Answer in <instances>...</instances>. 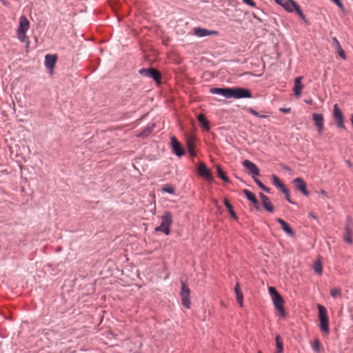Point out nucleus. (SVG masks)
Masks as SVG:
<instances>
[{"mask_svg": "<svg viewBox=\"0 0 353 353\" xmlns=\"http://www.w3.org/2000/svg\"><path fill=\"white\" fill-rule=\"evenodd\" d=\"M268 292L275 309L280 313L281 316L285 317L286 312L284 309V300L283 297L274 287H269Z\"/></svg>", "mask_w": 353, "mask_h": 353, "instance_id": "f257e3e1", "label": "nucleus"}, {"mask_svg": "<svg viewBox=\"0 0 353 353\" xmlns=\"http://www.w3.org/2000/svg\"><path fill=\"white\" fill-rule=\"evenodd\" d=\"M172 223V215L169 211L164 212L161 216V223L159 226L155 228L156 232H161L165 235L170 233V226Z\"/></svg>", "mask_w": 353, "mask_h": 353, "instance_id": "f03ea898", "label": "nucleus"}, {"mask_svg": "<svg viewBox=\"0 0 353 353\" xmlns=\"http://www.w3.org/2000/svg\"><path fill=\"white\" fill-rule=\"evenodd\" d=\"M317 308L319 310V327L320 330L325 333L329 334L330 327H329V321L327 318V313L326 308L320 304L317 305Z\"/></svg>", "mask_w": 353, "mask_h": 353, "instance_id": "7ed1b4c3", "label": "nucleus"}, {"mask_svg": "<svg viewBox=\"0 0 353 353\" xmlns=\"http://www.w3.org/2000/svg\"><path fill=\"white\" fill-rule=\"evenodd\" d=\"M288 12L292 13L296 12V13L300 17L303 21L307 24V20L301 11L299 6L294 0H286L283 7Z\"/></svg>", "mask_w": 353, "mask_h": 353, "instance_id": "20e7f679", "label": "nucleus"}, {"mask_svg": "<svg viewBox=\"0 0 353 353\" xmlns=\"http://www.w3.org/2000/svg\"><path fill=\"white\" fill-rule=\"evenodd\" d=\"M139 73L145 77L152 79L157 84L161 83V73L154 68H141Z\"/></svg>", "mask_w": 353, "mask_h": 353, "instance_id": "39448f33", "label": "nucleus"}, {"mask_svg": "<svg viewBox=\"0 0 353 353\" xmlns=\"http://www.w3.org/2000/svg\"><path fill=\"white\" fill-rule=\"evenodd\" d=\"M251 97L252 93L248 89L243 88H230V99H244Z\"/></svg>", "mask_w": 353, "mask_h": 353, "instance_id": "423d86ee", "label": "nucleus"}, {"mask_svg": "<svg viewBox=\"0 0 353 353\" xmlns=\"http://www.w3.org/2000/svg\"><path fill=\"white\" fill-rule=\"evenodd\" d=\"M190 294V290L188 285L184 282H181V290L180 292V296L181 298L183 305L187 309H189L191 305Z\"/></svg>", "mask_w": 353, "mask_h": 353, "instance_id": "0eeeda50", "label": "nucleus"}, {"mask_svg": "<svg viewBox=\"0 0 353 353\" xmlns=\"http://www.w3.org/2000/svg\"><path fill=\"white\" fill-rule=\"evenodd\" d=\"M333 118L336 122L337 128L344 129V117L339 108L338 104H334L333 107Z\"/></svg>", "mask_w": 353, "mask_h": 353, "instance_id": "6e6552de", "label": "nucleus"}, {"mask_svg": "<svg viewBox=\"0 0 353 353\" xmlns=\"http://www.w3.org/2000/svg\"><path fill=\"white\" fill-rule=\"evenodd\" d=\"M296 188L300 191L304 196H309L310 192L307 189V184L302 178L297 177L293 181Z\"/></svg>", "mask_w": 353, "mask_h": 353, "instance_id": "1a4fd4ad", "label": "nucleus"}, {"mask_svg": "<svg viewBox=\"0 0 353 353\" xmlns=\"http://www.w3.org/2000/svg\"><path fill=\"white\" fill-rule=\"evenodd\" d=\"M57 57L55 54H46L45 56V66L50 74H53Z\"/></svg>", "mask_w": 353, "mask_h": 353, "instance_id": "9d476101", "label": "nucleus"}, {"mask_svg": "<svg viewBox=\"0 0 353 353\" xmlns=\"http://www.w3.org/2000/svg\"><path fill=\"white\" fill-rule=\"evenodd\" d=\"M312 119L318 128L319 134L321 135L324 130V119L323 114L320 113H313Z\"/></svg>", "mask_w": 353, "mask_h": 353, "instance_id": "9b49d317", "label": "nucleus"}, {"mask_svg": "<svg viewBox=\"0 0 353 353\" xmlns=\"http://www.w3.org/2000/svg\"><path fill=\"white\" fill-rule=\"evenodd\" d=\"M170 142L173 152L176 156L181 157L184 155V150L174 137H171Z\"/></svg>", "mask_w": 353, "mask_h": 353, "instance_id": "f8f14e48", "label": "nucleus"}, {"mask_svg": "<svg viewBox=\"0 0 353 353\" xmlns=\"http://www.w3.org/2000/svg\"><path fill=\"white\" fill-rule=\"evenodd\" d=\"M198 172L199 174L208 181H212V177L210 170L206 167L204 163L201 162L198 165Z\"/></svg>", "mask_w": 353, "mask_h": 353, "instance_id": "ddd939ff", "label": "nucleus"}, {"mask_svg": "<svg viewBox=\"0 0 353 353\" xmlns=\"http://www.w3.org/2000/svg\"><path fill=\"white\" fill-rule=\"evenodd\" d=\"M243 165L248 169L250 172L254 176H259L260 174L259 169L257 166L250 161V160H244L242 163Z\"/></svg>", "mask_w": 353, "mask_h": 353, "instance_id": "4468645a", "label": "nucleus"}, {"mask_svg": "<svg viewBox=\"0 0 353 353\" xmlns=\"http://www.w3.org/2000/svg\"><path fill=\"white\" fill-rule=\"evenodd\" d=\"M194 34L198 37H204L210 35H216L218 34V32L214 30H209L202 28H195L194 29Z\"/></svg>", "mask_w": 353, "mask_h": 353, "instance_id": "2eb2a0df", "label": "nucleus"}, {"mask_svg": "<svg viewBox=\"0 0 353 353\" xmlns=\"http://www.w3.org/2000/svg\"><path fill=\"white\" fill-rule=\"evenodd\" d=\"M303 79L302 76L297 77L294 79V85L293 88V91L295 97L296 98H299L301 95V90L303 88V85L301 83V81Z\"/></svg>", "mask_w": 353, "mask_h": 353, "instance_id": "dca6fc26", "label": "nucleus"}, {"mask_svg": "<svg viewBox=\"0 0 353 353\" xmlns=\"http://www.w3.org/2000/svg\"><path fill=\"white\" fill-rule=\"evenodd\" d=\"M259 196L261 198L263 206L265 208V209L269 212H273L274 205H272L270 199L263 193H260Z\"/></svg>", "mask_w": 353, "mask_h": 353, "instance_id": "f3484780", "label": "nucleus"}, {"mask_svg": "<svg viewBox=\"0 0 353 353\" xmlns=\"http://www.w3.org/2000/svg\"><path fill=\"white\" fill-rule=\"evenodd\" d=\"M210 92L213 94H219L225 97L226 99H230V88H213L210 90Z\"/></svg>", "mask_w": 353, "mask_h": 353, "instance_id": "a211bd4d", "label": "nucleus"}, {"mask_svg": "<svg viewBox=\"0 0 353 353\" xmlns=\"http://www.w3.org/2000/svg\"><path fill=\"white\" fill-rule=\"evenodd\" d=\"M30 28V22L25 16H21L19 18V26L17 32H26Z\"/></svg>", "mask_w": 353, "mask_h": 353, "instance_id": "6ab92c4d", "label": "nucleus"}, {"mask_svg": "<svg viewBox=\"0 0 353 353\" xmlns=\"http://www.w3.org/2000/svg\"><path fill=\"white\" fill-rule=\"evenodd\" d=\"M277 222L281 225L282 230L290 236H294L295 233L290 226L282 219H277Z\"/></svg>", "mask_w": 353, "mask_h": 353, "instance_id": "aec40b11", "label": "nucleus"}, {"mask_svg": "<svg viewBox=\"0 0 353 353\" xmlns=\"http://www.w3.org/2000/svg\"><path fill=\"white\" fill-rule=\"evenodd\" d=\"M195 137L194 136H189L187 139V147L188 150V152L191 157L196 156V152L194 150V141Z\"/></svg>", "mask_w": 353, "mask_h": 353, "instance_id": "412c9836", "label": "nucleus"}, {"mask_svg": "<svg viewBox=\"0 0 353 353\" xmlns=\"http://www.w3.org/2000/svg\"><path fill=\"white\" fill-rule=\"evenodd\" d=\"M332 42H333V45L335 46L336 50L337 53L339 54V55L343 60H345L346 59L345 53L344 50H343V48H342L339 41H338V39L336 37H332Z\"/></svg>", "mask_w": 353, "mask_h": 353, "instance_id": "4be33fe9", "label": "nucleus"}, {"mask_svg": "<svg viewBox=\"0 0 353 353\" xmlns=\"http://www.w3.org/2000/svg\"><path fill=\"white\" fill-rule=\"evenodd\" d=\"M243 192L244 194L245 195L246 198L250 201H251L255 205V207L257 208L259 202H258V200L256 199L254 194L247 189L243 190Z\"/></svg>", "mask_w": 353, "mask_h": 353, "instance_id": "5701e85b", "label": "nucleus"}, {"mask_svg": "<svg viewBox=\"0 0 353 353\" xmlns=\"http://www.w3.org/2000/svg\"><path fill=\"white\" fill-rule=\"evenodd\" d=\"M17 34L19 40L21 42L26 44V48L27 49L30 47V40L29 38L26 36V32H17Z\"/></svg>", "mask_w": 353, "mask_h": 353, "instance_id": "b1692460", "label": "nucleus"}, {"mask_svg": "<svg viewBox=\"0 0 353 353\" xmlns=\"http://www.w3.org/2000/svg\"><path fill=\"white\" fill-rule=\"evenodd\" d=\"M198 121L203 125V128L206 130L209 131L210 130V124L208 120L206 119L205 115L203 114H200L197 117Z\"/></svg>", "mask_w": 353, "mask_h": 353, "instance_id": "393cba45", "label": "nucleus"}, {"mask_svg": "<svg viewBox=\"0 0 353 353\" xmlns=\"http://www.w3.org/2000/svg\"><path fill=\"white\" fill-rule=\"evenodd\" d=\"M154 127V124H152L151 126H146L141 132L137 134L139 137H148L152 131Z\"/></svg>", "mask_w": 353, "mask_h": 353, "instance_id": "a878e982", "label": "nucleus"}, {"mask_svg": "<svg viewBox=\"0 0 353 353\" xmlns=\"http://www.w3.org/2000/svg\"><path fill=\"white\" fill-rule=\"evenodd\" d=\"M276 351L275 353H282L283 350V341L279 335H276L275 337Z\"/></svg>", "mask_w": 353, "mask_h": 353, "instance_id": "bb28decb", "label": "nucleus"}, {"mask_svg": "<svg viewBox=\"0 0 353 353\" xmlns=\"http://www.w3.org/2000/svg\"><path fill=\"white\" fill-rule=\"evenodd\" d=\"M344 240L348 243H352V230L350 225H346L345 227V234L344 236Z\"/></svg>", "mask_w": 353, "mask_h": 353, "instance_id": "cd10ccee", "label": "nucleus"}, {"mask_svg": "<svg viewBox=\"0 0 353 353\" xmlns=\"http://www.w3.org/2000/svg\"><path fill=\"white\" fill-rule=\"evenodd\" d=\"M224 204H225V207L227 208V209L228 210V211H229L230 215L232 216V217L234 219H237V216H236L235 212L233 210L232 206L230 203V202L228 201V199H224Z\"/></svg>", "mask_w": 353, "mask_h": 353, "instance_id": "c85d7f7f", "label": "nucleus"}, {"mask_svg": "<svg viewBox=\"0 0 353 353\" xmlns=\"http://www.w3.org/2000/svg\"><path fill=\"white\" fill-rule=\"evenodd\" d=\"M216 170L218 173V176L225 182L228 183L230 181L229 179L226 176L225 174L221 169L220 165H216Z\"/></svg>", "mask_w": 353, "mask_h": 353, "instance_id": "c756f323", "label": "nucleus"}, {"mask_svg": "<svg viewBox=\"0 0 353 353\" xmlns=\"http://www.w3.org/2000/svg\"><path fill=\"white\" fill-rule=\"evenodd\" d=\"M313 269L316 273L321 275L322 274L323 268L321 261H316L313 265Z\"/></svg>", "mask_w": 353, "mask_h": 353, "instance_id": "7c9ffc66", "label": "nucleus"}, {"mask_svg": "<svg viewBox=\"0 0 353 353\" xmlns=\"http://www.w3.org/2000/svg\"><path fill=\"white\" fill-rule=\"evenodd\" d=\"M312 349L314 352L318 353L320 352L321 343L318 339H315L311 344Z\"/></svg>", "mask_w": 353, "mask_h": 353, "instance_id": "2f4dec72", "label": "nucleus"}, {"mask_svg": "<svg viewBox=\"0 0 353 353\" xmlns=\"http://www.w3.org/2000/svg\"><path fill=\"white\" fill-rule=\"evenodd\" d=\"M330 295L334 299L340 297L341 296V290L340 288H333L330 290Z\"/></svg>", "mask_w": 353, "mask_h": 353, "instance_id": "473e14b6", "label": "nucleus"}, {"mask_svg": "<svg viewBox=\"0 0 353 353\" xmlns=\"http://www.w3.org/2000/svg\"><path fill=\"white\" fill-rule=\"evenodd\" d=\"M249 112L251 113L252 115L256 117H259V118H266L268 117L267 115H264V114H260L258 112H256V110H254V109L252 108H250L248 110Z\"/></svg>", "mask_w": 353, "mask_h": 353, "instance_id": "72a5a7b5", "label": "nucleus"}, {"mask_svg": "<svg viewBox=\"0 0 353 353\" xmlns=\"http://www.w3.org/2000/svg\"><path fill=\"white\" fill-rule=\"evenodd\" d=\"M163 191L168 194H172L174 193V189L171 185H166L163 188Z\"/></svg>", "mask_w": 353, "mask_h": 353, "instance_id": "f704fd0d", "label": "nucleus"}, {"mask_svg": "<svg viewBox=\"0 0 353 353\" xmlns=\"http://www.w3.org/2000/svg\"><path fill=\"white\" fill-rule=\"evenodd\" d=\"M272 178L273 184L276 188H278L281 184L282 182L280 181V179L276 175H272Z\"/></svg>", "mask_w": 353, "mask_h": 353, "instance_id": "c9c22d12", "label": "nucleus"}, {"mask_svg": "<svg viewBox=\"0 0 353 353\" xmlns=\"http://www.w3.org/2000/svg\"><path fill=\"white\" fill-rule=\"evenodd\" d=\"M236 300L241 307L243 305V296L242 293H237Z\"/></svg>", "mask_w": 353, "mask_h": 353, "instance_id": "e433bc0d", "label": "nucleus"}, {"mask_svg": "<svg viewBox=\"0 0 353 353\" xmlns=\"http://www.w3.org/2000/svg\"><path fill=\"white\" fill-rule=\"evenodd\" d=\"M243 1L244 3L250 6L252 8L256 7V3L253 0H243Z\"/></svg>", "mask_w": 353, "mask_h": 353, "instance_id": "4c0bfd02", "label": "nucleus"}, {"mask_svg": "<svg viewBox=\"0 0 353 353\" xmlns=\"http://www.w3.org/2000/svg\"><path fill=\"white\" fill-rule=\"evenodd\" d=\"M278 188H279L280 190L283 194H286V193H288V191H289L288 189H287V188L285 187V185L283 183H281V184L278 187Z\"/></svg>", "mask_w": 353, "mask_h": 353, "instance_id": "58836bf2", "label": "nucleus"}, {"mask_svg": "<svg viewBox=\"0 0 353 353\" xmlns=\"http://www.w3.org/2000/svg\"><path fill=\"white\" fill-rule=\"evenodd\" d=\"M253 179L254 181V182L256 183V185L262 190L263 188H264V185L262 183V182L259 180L258 179L255 178L254 176H253Z\"/></svg>", "mask_w": 353, "mask_h": 353, "instance_id": "ea45409f", "label": "nucleus"}, {"mask_svg": "<svg viewBox=\"0 0 353 353\" xmlns=\"http://www.w3.org/2000/svg\"><path fill=\"white\" fill-rule=\"evenodd\" d=\"M332 1H333L340 9H343V5L340 0H332Z\"/></svg>", "mask_w": 353, "mask_h": 353, "instance_id": "a19ab883", "label": "nucleus"}, {"mask_svg": "<svg viewBox=\"0 0 353 353\" xmlns=\"http://www.w3.org/2000/svg\"><path fill=\"white\" fill-rule=\"evenodd\" d=\"M284 194H285V199H286V200H287L289 203H292V204H294V202H292V201H291V199H290V191H288V193Z\"/></svg>", "mask_w": 353, "mask_h": 353, "instance_id": "79ce46f5", "label": "nucleus"}, {"mask_svg": "<svg viewBox=\"0 0 353 353\" xmlns=\"http://www.w3.org/2000/svg\"><path fill=\"white\" fill-rule=\"evenodd\" d=\"M279 110L283 113H289L291 111L290 108H281Z\"/></svg>", "mask_w": 353, "mask_h": 353, "instance_id": "37998d69", "label": "nucleus"}, {"mask_svg": "<svg viewBox=\"0 0 353 353\" xmlns=\"http://www.w3.org/2000/svg\"><path fill=\"white\" fill-rule=\"evenodd\" d=\"M276 4L281 6L282 8L283 7V5L286 0H274Z\"/></svg>", "mask_w": 353, "mask_h": 353, "instance_id": "c03bdc74", "label": "nucleus"}, {"mask_svg": "<svg viewBox=\"0 0 353 353\" xmlns=\"http://www.w3.org/2000/svg\"><path fill=\"white\" fill-rule=\"evenodd\" d=\"M234 290H235L236 294H237V293H241L240 291V286L238 283L235 285Z\"/></svg>", "mask_w": 353, "mask_h": 353, "instance_id": "a18cd8bd", "label": "nucleus"}, {"mask_svg": "<svg viewBox=\"0 0 353 353\" xmlns=\"http://www.w3.org/2000/svg\"><path fill=\"white\" fill-rule=\"evenodd\" d=\"M0 1L5 6H9V3L7 0H0Z\"/></svg>", "mask_w": 353, "mask_h": 353, "instance_id": "49530a36", "label": "nucleus"}, {"mask_svg": "<svg viewBox=\"0 0 353 353\" xmlns=\"http://www.w3.org/2000/svg\"><path fill=\"white\" fill-rule=\"evenodd\" d=\"M263 190L265 191L268 193L270 192V189L267 188L266 186H264V188L262 189Z\"/></svg>", "mask_w": 353, "mask_h": 353, "instance_id": "de8ad7c7", "label": "nucleus"}, {"mask_svg": "<svg viewBox=\"0 0 353 353\" xmlns=\"http://www.w3.org/2000/svg\"><path fill=\"white\" fill-rule=\"evenodd\" d=\"M320 194H322V195H324V196L327 195V192L324 190H321L320 191Z\"/></svg>", "mask_w": 353, "mask_h": 353, "instance_id": "09e8293b", "label": "nucleus"}, {"mask_svg": "<svg viewBox=\"0 0 353 353\" xmlns=\"http://www.w3.org/2000/svg\"><path fill=\"white\" fill-rule=\"evenodd\" d=\"M304 101L306 103H307V104H312V99L305 100Z\"/></svg>", "mask_w": 353, "mask_h": 353, "instance_id": "8fccbe9b", "label": "nucleus"}, {"mask_svg": "<svg viewBox=\"0 0 353 353\" xmlns=\"http://www.w3.org/2000/svg\"><path fill=\"white\" fill-rule=\"evenodd\" d=\"M347 165L350 168H351V167H352V163H351V162H350V161H347Z\"/></svg>", "mask_w": 353, "mask_h": 353, "instance_id": "3c124183", "label": "nucleus"}, {"mask_svg": "<svg viewBox=\"0 0 353 353\" xmlns=\"http://www.w3.org/2000/svg\"><path fill=\"white\" fill-rule=\"evenodd\" d=\"M350 121H351V123H352V124L353 125V114L351 115Z\"/></svg>", "mask_w": 353, "mask_h": 353, "instance_id": "603ef678", "label": "nucleus"}, {"mask_svg": "<svg viewBox=\"0 0 353 353\" xmlns=\"http://www.w3.org/2000/svg\"><path fill=\"white\" fill-rule=\"evenodd\" d=\"M309 216L312 217L313 219H316V216L312 213L309 214Z\"/></svg>", "mask_w": 353, "mask_h": 353, "instance_id": "864d4df0", "label": "nucleus"}, {"mask_svg": "<svg viewBox=\"0 0 353 353\" xmlns=\"http://www.w3.org/2000/svg\"><path fill=\"white\" fill-rule=\"evenodd\" d=\"M284 168L286 170H288V171H290V169L288 166H285Z\"/></svg>", "mask_w": 353, "mask_h": 353, "instance_id": "5fc2aeb1", "label": "nucleus"}, {"mask_svg": "<svg viewBox=\"0 0 353 353\" xmlns=\"http://www.w3.org/2000/svg\"><path fill=\"white\" fill-rule=\"evenodd\" d=\"M347 220H348V221H349V220L350 221V216H347Z\"/></svg>", "mask_w": 353, "mask_h": 353, "instance_id": "6e6d98bb", "label": "nucleus"}, {"mask_svg": "<svg viewBox=\"0 0 353 353\" xmlns=\"http://www.w3.org/2000/svg\"><path fill=\"white\" fill-rule=\"evenodd\" d=\"M258 353H262L261 352L259 351Z\"/></svg>", "mask_w": 353, "mask_h": 353, "instance_id": "4d7b16f0", "label": "nucleus"}]
</instances>
